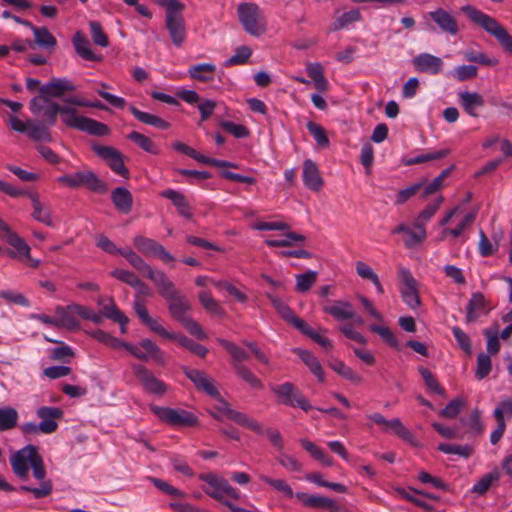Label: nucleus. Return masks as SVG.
I'll use <instances>...</instances> for the list:
<instances>
[{
  "instance_id": "10",
  "label": "nucleus",
  "mask_w": 512,
  "mask_h": 512,
  "mask_svg": "<svg viewBox=\"0 0 512 512\" xmlns=\"http://www.w3.org/2000/svg\"><path fill=\"white\" fill-rule=\"evenodd\" d=\"M271 391L275 394L278 402L293 408H300L307 412L312 409L309 400L301 391L291 382H285L281 385L271 386Z\"/></svg>"
},
{
  "instance_id": "18",
  "label": "nucleus",
  "mask_w": 512,
  "mask_h": 512,
  "mask_svg": "<svg viewBox=\"0 0 512 512\" xmlns=\"http://www.w3.org/2000/svg\"><path fill=\"white\" fill-rule=\"evenodd\" d=\"M182 371L198 390L205 392L211 397L220 398V394L214 386L213 380L209 378L205 372L187 366H183Z\"/></svg>"
},
{
  "instance_id": "37",
  "label": "nucleus",
  "mask_w": 512,
  "mask_h": 512,
  "mask_svg": "<svg viewBox=\"0 0 512 512\" xmlns=\"http://www.w3.org/2000/svg\"><path fill=\"white\" fill-rule=\"evenodd\" d=\"M225 409H226V416L233 422L237 423L240 426L246 427V428L256 432L257 434L263 433L262 426L256 420L251 419L245 413L236 411L231 408H225Z\"/></svg>"
},
{
  "instance_id": "39",
  "label": "nucleus",
  "mask_w": 512,
  "mask_h": 512,
  "mask_svg": "<svg viewBox=\"0 0 512 512\" xmlns=\"http://www.w3.org/2000/svg\"><path fill=\"white\" fill-rule=\"evenodd\" d=\"M31 31L34 34V43H36L37 46L48 50H54L57 45V40L48 28L36 27L34 25Z\"/></svg>"
},
{
  "instance_id": "32",
  "label": "nucleus",
  "mask_w": 512,
  "mask_h": 512,
  "mask_svg": "<svg viewBox=\"0 0 512 512\" xmlns=\"http://www.w3.org/2000/svg\"><path fill=\"white\" fill-rule=\"evenodd\" d=\"M458 96L465 112L472 117H478L476 109L484 106L483 96L477 92L469 91L459 92Z\"/></svg>"
},
{
  "instance_id": "49",
  "label": "nucleus",
  "mask_w": 512,
  "mask_h": 512,
  "mask_svg": "<svg viewBox=\"0 0 512 512\" xmlns=\"http://www.w3.org/2000/svg\"><path fill=\"white\" fill-rule=\"evenodd\" d=\"M260 480L269 485L271 488H273L275 491L280 493L285 498L290 499L294 496L293 489L285 480L274 479L266 475H261Z\"/></svg>"
},
{
  "instance_id": "64",
  "label": "nucleus",
  "mask_w": 512,
  "mask_h": 512,
  "mask_svg": "<svg viewBox=\"0 0 512 512\" xmlns=\"http://www.w3.org/2000/svg\"><path fill=\"white\" fill-rule=\"evenodd\" d=\"M89 26L91 30V38L94 44L100 47H107L109 45V40L107 35L104 33L100 22L90 21Z\"/></svg>"
},
{
  "instance_id": "62",
  "label": "nucleus",
  "mask_w": 512,
  "mask_h": 512,
  "mask_svg": "<svg viewBox=\"0 0 512 512\" xmlns=\"http://www.w3.org/2000/svg\"><path fill=\"white\" fill-rule=\"evenodd\" d=\"M499 479V473L494 470L482 476L477 483L473 486L472 491L478 494H484L492 485L493 482Z\"/></svg>"
},
{
  "instance_id": "13",
  "label": "nucleus",
  "mask_w": 512,
  "mask_h": 512,
  "mask_svg": "<svg viewBox=\"0 0 512 512\" xmlns=\"http://www.w3.org/2000/svg\"><path fill=\"white\" fill-rule=\"evenodd\" d=\"M182 11L183 10H175L173 12H166L165 16V28L169 33L173 45L176 47H181L187 37Z\"/></svg>"
},
{
  "instance_id": "41",
  "label": "nucleus",
  "mask_w": 512,
  "mask_h": 512,
  "mask_svg": "<svg viewBox=\"0 0 512 512\" xmlns=\"http://www.w3.org/2000/svg\"><path fill=\"white\" fill-rule=\"evenodd\" d=\"M397 491L403 498L415 503L416 506L423 508L425 510L432 509V507L427 503V499H429V500L437 499V497L432 494L421 493L415 489H411V491L399 489Z\"/></svg>"
},
{
  "instance_id": "3",
  "label": "nucleus",
  "mask_w": 512,
  "mask_h": 512,
  "mask_svg": "<svg viewBox=\"0 0 512 512\" xmlns=\"http://www.w3.org/2000/svg\"><path fill=\"white\" fill-rule=\"evenodd\" d=\"M461 10L473 23L495 37L501 47L512 55V36L495 18L471 5L463 6Z\"/></svg>"
},
{
  "instance_id": "38",
  "label": "nucleus",
  "mask_w": 512,
  "mask_h": 512,
  "mask_svg": "<svg viewBox=\"0 0 512 512\" xmlns=\"http://www.w3.org/2000/svg\"><path fill=\"white\" fill-rule=\"evenodd\" d=\"M306 72L319 92H326L328 90V81L324 76V69L320 63H308L306 65Z\"/></svg>"
},
{
  "instance_id": "51",
  "label": "nucleus",
  "mask_w": 512,
  "mask_h": 512,
  "mask_svg": "<svg viewBox=\"0 0 512 512\" xmlns=\"http://www.w3.org/2000/svg\"><path fill=\"white\" fill-rule=\"evenodd\" d=\"M369 330L378 334L388 346L400 350L399 341L389 327L371 324Z\"/></svg>"
},
{
  "instance_id": "42",
  "label": "nucleus",
  "mask_w": 512,
  "mask_h": 512,
  "mask_svg": "<svg viewBox=\"0 0 512 512\" xmlns=\"http://www.w3.org/2000/svg\"><path fill=\"white\" fill-rule=\"evenodd\" d=\"M48 127L49 126L43 122H35L33 120H29L27 136L33 141L51 142L52 136Z\"/></svg>"
},
{
  "instance_id": "4",
  "label": "nucleus",
  "mask_w": 512,
  "mask_h": 512,
  "mask_svg": "<svg viewBox=\"0 0 512 512\" xmlns=\"http://www.w3.org/2000/svg\"><path fill=\"white\" fill-rule=\"evenodd\" d=\"M266 297L270 300L272 306L276 309V311L281 315V317L297 328L302 334L309 337L315 343L320 345L326 350H330L332 348V343L328 338H325L318 334L311 326H309L304 320L297 317L293 310L284 303L279 297L266 293Z\"/></svg>"
},
{
  "instance_id": "60",
  "label": "nucleus",
  "mask_w": 512,
  "mask_h": 512,
  "mask_svg": "<svg viewBox=\"0 0 512 512\" xmlns=\"http://www.w3.org/2000/svg\"><path fill=\"white\" fill-rule=\"evenodd\" d=\"M199 301L204 307V309L212 314L223 315V309L217 303V301L212 297V295L207 291H201L199 293Z\"/></svg>"
},
{
  "instance_id": "27",
  "label": "nucleus",
  "mask_w": 512,
  "mask_h": 512,
  "mask_svg": "<svg viewBox=\"0 0 512 512\" xmlns=\"http://www.w3.org/2000/svg\"><path fill=\"white\" fill-rule=\"evenodd\" d=\"M27 197L31 200L33 211L31 217L48 227H53L52 211L49 207L45 206L36 193H27Z\"/></svg>"
},
{
  "instance_id": "7",
  "label": "nucleus",
  "mask_w": 512,
  "mask_h": 512,
  "mask_svg": "<svg viewBox=\"0 0 512 512\" xmlns=\"http://www.w3.org/2000/svg\"><path fill=\"white\" fill-rule=\"evenodd\" d=\"M57 182L71 189L86 188L99 194H104L108 190L106 183L88 169L60 176Z\"/></svg>"
},
{
  "instance_id": "23",
  "label": "nucleus",
  "mask_w": 512,
  "mask_h": 512,
  "mask_svg": "<svg viewBox=\"0 0 512 512\" xmlns=\"http://www.w3.org/2000/svg\"><path fill=\"white\" fill-rule=\"evenodd\" d=\"M415 69L421 73L436 75L441 72L443 61L429 53H421L412 60Z\"/></svg>"
},
{
  "instance_id": "16",
  "label": "nucleus",
  "mask_w": 512,
  "mask_h": 512,
  "mask_svg": "<svg viewBox=\"0 0 512 512\" xmlns=\"http://www.w3.org/2000/svg\"><path fill=\"white\" fill-rule=\"evenodd\" d=\"M132 370L146 392L154 395H163L167 391L166 384L157 379L145 366L133 364Z\"/></svg>"
},
{
  "instance_id": "31",
  "label": "nucleus",
  "mask_w": 512,
  "mask_h": 512,
  "mask_svg": "<svg viewBox=\"0 0 512 512\" xmlns=\"http://www.w3.org/2000/svg\"><path fill=\"white\" fill-rule=\"evenodd\" d=\"M55 313L57 315L58 328H65L69 331H74L79 328V322L76 319L73 304L57 306Z\"/></svg>"
},
{
  "instance_id": "29",
  "label": "nucleus",
  "mask_w": 512,
  "mask_h": 512,
  "mask_svg": "<svg viewBox=\"0 0 512 512\" xmlns=\"http://www.w3.org/2000/svg\"><path fill=\"white\" fill-rule=\"evenodd\" d=\"M143 358H138L141 361L154 360L158 364H164L163 354L160 348L150 339H143L137 345H134Z\"/></svg>"
},
{
  "instance_id": "26",
  "label": "nucleus",
  "mask_w": 512,
  "mask_h": 512,
  "mask_svg": "<svg viewBox=\"0 0 512 512\" xmlns=\"http://www.w3.org/2000/svg\"><path fill=\"white\" fill-rule=\"evenodd\" d=\"M429 17L438 25L441 31L456 35L459 31L456 19L446 10L437 8L428 13Z\"/></svg>"
},
{
  "instance_id": "19",
  "label": "nucleus",
  "mask_w": 512,
  "mask_h": 512,
  "mask_svg": "<svg viewBox=\"0 0 512 512\" xmlns=\"http://www.w3.org/2000/svg\"><path fill=\"white\" fill-rule=\"evenodd\" d=\"M36 415L41 419L38 427L41 433L51 434L57 430V420L63 417V411L59 407L42 406L37 409Z\"/></svg>"
},
{
  "instance_id": "14",
  "label": "nucleus",
  "mask_w": 512,
  "mask_h": 512,
  "mask_svg": "<svg viewBox=\"0 0 512 512\" xmlns=\"http://www.w3.org/2000/svg\"><path fill=\"white\" fill-rule=\"evenodd\" d=\"M133 245L138 252L144 256L158 257L165 263L173 262L175 260L173 255L154 239L137 235L133 238Z\"/></svg>"
},
{
  "instance_id": "55",
  "label": "nucleus",
  "mask_w": 512,
  "mask_h": 512,
  "mask_svg": "<svg viewBox=\"0 0 512 512\" xmlns=\"http://www.w3.org/2000/svg\"><path fill=\"white\" fill-rule=\"evenodd\" d=\"M437 450H439L445 454H455V455L462 456L464 458H469L473 452V448L469 445H457V444H447V443H440L437 446Z\"/></svg>"
},
{
  "instance_id": "15",
  "label": "nucleus",
  "mask_w": 512,
  "mask_h": 512,
  "mask_svg": "<svg viewBox=\"0 0 512 512\" xmlns=\"http://www.w3.org/2000/svg\"><path fill=\"white\" fill-rule=\"evenodd\" d=\"M400 276L402 282L401 297L409 308L415 310L421 305L418 283L408 269L402 268Z\"/></svg>"
},
{
  "instance_id": "48",
  "label": "nucleus",
  "mask_w": 512,
  "mask_h": 512,
  "mask_svg": "<svg viewBox=\"0 0 512 512\" xmlns=\"http://www.w3.org/2000/svg\"><path fill=\"white\" fill-rule=\"evenodd\" d=\"M306 237L302 234L288 231L284 234V238L280 240H266L265 243L269 247H291L298 243H303Z\"/></svg>"
},
{
  "instance_id": "20",
  "label": "nucleus",
  "mask_w": 512,
  "mask_h": 512,
  "mask_svg": "<svg viewBox=\"0 0 512 512\" xmlns=\"http://www.w3.org/2000/svg\"><path fill=\"white\" fill-rule=\"evenodd\" d=\"M76 90L73 82L67 78H52L49 82L39 87L41 96L51 98H61L66 92Z\"/></svg>"
},
{
  "instance_id": "17",
  "label": "nucleus",
  "mask_w": 512,
  "mask_h": 512,
  "mask_svg": "<svg viewBox=\"0 0 512 512\" xmlns=\"http://www.w3.org/2000/svg\"><path fill=\"white\" fill-rule=\"evenodd\" d=\"M70 128L98 137H103L110 134V128L106 124L92 118L80 116L77 114V112L73 117Z\"/></svg>"
},
{
  "instance_id": "43",
  "label": "nucleus",
  "mask_w": 512,
  "mask_h": 512,
  "mask_svg": "<svg viewBox=\"0 0 512 512\" xmlns=\"http://www.w3.org/2000/svg\"><path fill=\"white\" fill-rule=\"evenodd\" d=\"M356 273L359 277L371 281L379 294H384V288L379 280L378 275L368 264L363 261H357Z\"/></svg>"
},
{
  "instance_id": "6",
  "label": "nucleus",
  "mask_w": 512,
  "mask_h": 512,
  "mask_svg": "<svg viewBox=\"0 0 512 512\" xmlns=\"http://www.w3.org/2000/svg\"><path fill=\"white\" fill-rule=\"evenodd\" d=\"M199 479L207 484V488H205V492L210 497L216 499L217 501L222 502L225 506H227L231 512H249L246 509L235 507L229 500H238L240 495L239 492L233 488L229 482L223 478L219 477L213 473L201 474Z\"/></svg>"
},
{
  "instance_id": "11",
  "label": "nucleus",
  "mask_w": 512,
  "mask_h": 512,
  "mask_svg": "<svg viewBox=\"0 0 512 512\" xmlns=\"http://www.w3.org/2000/svg\"><path fill=\"white\" fill-rule=\"evenodd\" d=\"M92 151L100 157L109 168L124 178H129L130 172L124 163V155L112 146L100 145L98 143H93L91 145Z\"/></svg>"
},
{
  "instance_id": "9",
  "label": "nucleus",
  "mask_w": 512,
  "mask_h": 512,
  "mask_svg": "<svg viewBox=\"0 0 512 512\" xmlns=\"http://www.w3.org/2000/svg\"><path fill=\"white\" fill-rule=\"evenodd\" d=\"M150 410L164 423L174 427H194L198 424L197 416L184 409H174L151 405Z\"/></svg>"
},
{
  "instance_id": "53",
  "label": "nucleus",
  "mask_w": 512,
  "mask_h": 512,
  "mask_svg": "<svg viewBox=\"0 0 512 512\" xmlns=\"http://www.w3.org/2000/svg\"><path fill=\"white\" fill-rule=\"evenodd\" d=\"M362 18L359 9H352L340 15L334 22L332 29L341 30L353 22L360 21Z\"/></svg>"
},
{
  "instance_id": "58",
  "label": "nucleus",
  "mask_w": 512,
  "mask_h": 512,
  "mask_svg": "<svg viewBox=\"0 0 512 512\" xmlns=\"http://www.w3.org/2000/svg\"><path fill=\"white\" fill-rule=\"evenodd\" d=\"M415 229L416 230L414 231L410 228L403 239L404 245L409 249H412L421 244L426 239L427 236L425 228Z\"/></svg>"
},
{
  "instance_id": "34",
  "label": "nucleus",
  "mask_w": 512,
  "mask_h": 512,
  "mask_svg": "<svg viewBox=\"0 0 512 512\" xmlns=\"http://www.w3.org/2000/svg\"><path fill=\"white\" fill-rule=\"evenodd\" d=\"M293 353L305 363L310 372L317 377L319 382H324L325 374L322 365L310 351L301 348H294Z\"/></svg>"
},
{
  "instance_id": "46",
  "label": "nucleus",
  "mask_w": 512,
  "mask_h": 512,
  "mask_svg": "<svg viewBox=\"0 0 512 512\" xmlns=\"http://www.w3.org/2000/svg\"><path fill=\"white\" fill-rule=\"evenodd\" d=\"M127 138L147 153L153 155H157L159 153L155 143L149 137L140 132L132 131L127 135Z\"/></svg>"
},
{
  "instance_id": "28",
  "label": "nucleus",
  "mask_w": 512,
  "mask_h": 512,
  "mask_svg": "<svg viewBox=\"0 0 512 512\" xmlns=\"http://www.w3.org/2000/svg\"><path fill=\"white\" fill-rule=\"evenodd\" d=\"M160 196L170 200L182 217L192 218V209L184 194L173 189H166L160 192Z\"/></svg>"
},
{
  "instance_id": "8",
  "label": "nucleus",
  "mask_w": 512,
  "mask_h": 512,
  "mask_svg": "<svg viewBox=\"0 0 512 512\" xmlns=\"http://www.w3.org/2000/svg\"><path fill=\"white\" fill-rule=\"evenodd\" d=\"M240 23L252 36H260L266 31V21L259 6L255 3H241L237 7Z\"/></svg>"
},
{
  "instance_id": "61",
  "label": "nucleus",
  "mask_w": 512,
  "mask_h": 512,
  "mask_svg": "<svg viewBox=\"0 0 512 512\" xmlns=\"http://www.w3.org/2000/svg\"><path fill=\"white\" fill-rule=\"evenodd\" d=\"M308 509L330 510L334 512L338 510V507L336 502L330 498L312 495Z\"/></svg>"
},
{
  "instance_id": "59",
  "label": "nucleus",
  "mask_w": 512,
  "mask_h": 512,
  "mask_svg": "<svg viewBox=\"0 0 512 512\" xmlns=\"http://www.w3.org/2000/svg\"><path fill=\"white\" fill-rule=\"evenodd\" d=\"M418 372L422 376L426 387L430 391H432L433 393L438 394V395L444 394L445 391H444L443 387L438 383V381L436 380L434 375L431 373V371H429L427 368H425L423 366H420L418 368Z\"/></svg>"
},
{
  "instance_id": "63",
  "label": "nucleus",
  "mask_w": 512,
  "mask_h": 512,
  "mask_svg": "<svg viewBox=\"0 0 512 512\" xmlns=\"http://www.w3.org/2000/svg\"><path fill=\"white\" fill-rule=\"evenodd\" d=\"M308 131L312 134L314 137L316 143L320 147H328L329 146V139L327 137L326 131L322 126L319 124L309 121L306 125Z\"/></svg>"
},
{
  "instance_id": "5",
  "label": "nucleus",
  "mask_w": 512,
  "mask_h": 512,
  "mask_svg": "<svg viewBox=\"0 0 512 512\" xmlns=\"http://www.w3.org/2000/svg\"><path fill=\"white\" fill-rule=\"evenodd\" d=\"M168 302V310L172 318L178 321L191 335L200 340L206 339L207 335L201 326L187 312L191 309V304L187 297L179 290L165 299Z\"/></svg>"
},
{
  "instance_id": "35",
  "label": "nucleus",
  "mask_w": 512,
  "mask_h": 512,
  "mask_svg": "<svg viewBox=\"0 0 512 512\" xmlns=\"http://www.w3.org/2000/svg\"><path fill=\"white\" fill-rule=\"evenodd\" d=\"M216 66L212 63H201L192 65L188 69V75L191 79L209 83L215 79Z\"/></svg>"
},
{
  "instance_id": "25",
  "label": "nucleus",
  "mask_w": 512,
  "mask_h": 512,
  "mask_svg": "<svg viewBox=\"0 0 512 512\" xmlns=\"http://www.w3.org/2000/svg\"><path fill=\"white\" fill-rule=\"evenodd\" d=\"M146 278L151 280L156 286L158 293L164 299L172 296L178 289L174 283L168 278V276L161 270L152 269L149 274H146Z\"/></svg>"
},
{
  "instance_id": "22",
  "label": "nucleus",
  "mask_w": 512,
  "mask_h": 512,
  "mask_svg": "<svg viewBox=\"0 0 512 512\" xmlns=\"http://www.w3.org/2000/svg\"><path fill=\"white\" fill-rule=\"evenodd\" d=\"M322 310L337 321L351 320L355 316L353 305L344 300L328 301Z\"/></svg>"
},
{
  "instance_id": "56",
  "label": "nucleus",
  "mask_w": 512,
  "mask_h": 512,
  "mask_svg": "<svg viewBox=\"0 0 512 512\" xmlns=\"http://www.w3.org/2000/svg\"><path fill=\"white\" fill-rule=\"evenodd\" d=\"M317 272L309 270L303 274L296 276V290L300 293H305L310 290L317 280Z\"/></svg>"
},
{
  "instance_id": "50",
  "label": "nucleus",
  "mask_w": 512,
  "mask_h": 512,
  "mask_svg": "<svg viewBox=\"0 0 512 512\" xmlns=\"http://www.w3.org/2000/svg\"><path fill=\"white\" fill-rule=\"evenodd\" d=\"M18 412L15 408H0V431L11 430L16 427Z\"/></svg>"
},
{
  "instance_id": "52",
  "label": "nucleus",
  "mask_w": 512,
  "mask_h": 512,
  "mask_svg": "<svg viewBox=\"0 0 512 512\" xmlns=\"http://www.w3.org/2000/svg\"><path fill=\"white\" fill-rule=\"evenodd\" d=\"M235 373L246 383H248L254 389H262L263 384L261 380L256 377L250 369L245 367L242 364H235L234 366Z\"/></svg>"
},
{
  "instance_id": "21",
  "label": "nucleus",
  "mask_w": 512,
  "mask_h": 512,
  "mask_svg": "<svg viewBox=\"0 0 512 512\" xmlns=\"http://www.w3.org/2000/svg\"><path fill=\"white\" fill-rule=\"evenodd\" d=\"M490 303L481 292L472 293L466 306V323L475 322L481 315H487L491 311Z\"/></svg>"
},
{
  "instance_id": "30",
  "label": "nucleus",
  "mask_w": 512,
  "mask_h": 512,
  "mask_svg": "<svg viewBox=\"0 0 512 512\" xmlns=\"http://www.w3.org/2000/svg\"><path fill=\"white\" fill-rule=\"evenodd\" d=\"M111 201L115 208L123 213L129 214L133 207V196L125 187H117L111 192Z\"/></svg>"
},
{
  "instance_id": "44",
  "label": "nucleus",
  "mask_w": 512,
  "mask_h": 512,
  "mask_svg": "<svg viewBox=\"0 0 512 512\" xmlns=\"http://www.w3.org/2000/svg\"><path fill=\"white\" fill-rule=\"evenodd\" d=\"M121 256H123L132 267L145 277L146 274H149V271L152 270V267L132 249H124V251H121Z\"/></svg>"
},
{
  "instance_id": "1",
  "label": "nucleus",
  "mask_w": 512,
  "mask_h": 512,
  "mask_svg": "<svg viewBox=\"0 0 512 512\" xmlns=\"http://www.w3.org/2000/svg\"><path fill=\"white\" fill-rule=\"evenodd\" d=\"M10 464L13 473L21 480H26L29 470L32 469L33 476L40 481L39 487H31L28 485L20 486V491L30 492L35 498H43L52 492V483L47 480L44 461L38 453V448L32 444H28L14 452L10 457Z\"/></svg>"
},
{
  "instance_id": "24",
  "label": "nucleus",
  "mask_w": 512,
  "mask_h": 512,
  "mask_svg": "<svg viewBox=\"0 0 512 512\" xmlns=\"http://www.w3.org/2000/svg\"><path fill=\"white\" fill-rule=\"evenodd\" d=\"M303 182L311 191L318 192L322 189L324 181L314 161L306 159L303 163Z\"/></svg>"
},
{
  "instance_id": "12",
  "label": "nucleus",
  "mask_w": 512,
  "mask_h": 512,
  "mask_svg": "<svg viewBox=\"0 0 512 512\" xmlns=\"http://www.w3.org/2000/svg\"><path fill=\"white\" fill-rule=\"evenodd\" d=\"M368 418L371 419L375 424L381 426L383 432L392 431L397 437L411 444L412 446L418 445L414 435L408 428L403 425L399 418L386 420L385 417L380 413H373L369 415Z\"/></svg>"
},
{
  "instance_id": "47",
  "label": "nucleus",
  "mask_w": 512,
  "mask_h": 512,
  "mask_svg": "<svg viewBox=\"0 0 512 512\" xmlns=\"http://www.w3.org/2000/svg\"><path fill=\"white\" fill-rule=\"evenodd\" d=\"M442 202L443 197L439 196L433 203L427 205L415 219L414 227L425 228L426 223L436 214Z\"/></svg>"
},
{
  "instance_id": "54",
  "label": "nucleus",
  "mask_w": 512,
  "mask_h": 512,
  "mask_svg": "<svg viewBox=\"0 0 512 512\" xmlns=\"http://www.w3.org/2000/svg\"><path fill=\"white\" fill-rule=\"evenodd\" d=\"M174 340H176L182 347L188 349L199 357L203 358L208 353V349L205 346L195 342L185 335H176Z\"/></svg>"
},
{
  "instance_id": "40",
  "label": "nucleus",
  "mask_w": 512,
  "mask_h": 512,
  "mask_svg": "<svg viewBox=\"0 0 512 512\" xmlns=\"http://www.w3.org/2000/svg\"><path fill=\"white\" fill-rule=\"evenodd\" d=\"M329 367L338 375L353 384H360L362 382V377L339 359L331 360L329 362Z\"/></svg>"
},
{
  "instance_id": "36",
  "label": "nucleus",
  "mask_w": 512,
  "mask_h": 512,
  "mask_svg": "<svg viewBox=\"0 0 512 512\" xmlns=\"http://www.w3.org/2000/svg\"><path fill=\"white\" fill-rule=\"evenodd\" d=\"M129 111L139 122L143 124L150 125L161 130H167L170 127V123L164 119L156 115L143 112L133 105L129 107Z\"/></svg>"
},
{
  "instance_id": "2",
  "label": "nucleus",
  "mask_w": 512,
  "mask_h": 512,
  "mask_svg": "<svg viewBox=\"0 0 512 512\" xmlns=\"http://www.w3.org/2000/svg\"><path fill=\"white\" fill-rule=\"evenodd\" d=\"M31 112L35 115L43 117L48 126H54L57 121V116L60 115L61 122L68 128L72 123L76 109L68 105H60L51 99L38 95L31 99L29 103Z\"/></svg>"
},
{
  "instance_id": "45",
  "label": "nucleus",
  "mask_w": 512,
  "mask_h": 512,
  "mask_svg": "<svg viewBox=\"0 0 512 512\" xmlns=\"http://www.w3.org/2000/svg\"><path fill=\"white\" fill-rule=\"evenodd\" d=\"M217 342L231 355L233 368L235 364H241L242 361L249 359L248 353L234 343L222 338H218Z\"/></svg>"
},
{
  "instance_id": "33",
  "label": "nucleus",
  "mask_w": 512,
  "mask_h": 512,
  "mask_svg": "<svg viewBox=\"0 0 512 512\" xmlns=\"http://www.w3.org/2000/svg\"><path fill=\"white\" fill-rule=\"evenodd\" d=\"M76 53L88 61H100L101 56H97L90 48V43L82 31H77L72 39Z\"/></svg>"
},
{
  "instance_id": "57",
  "label": "nucleus",
  "mask_w": 512,
  "mask_h": 512,
  "mask_svg": "<svg viewBox=\"0 0 512 512\" xmlns=\"http://www.w3.org/2000/svg\"><path fill=\"white\" fill-rule=\"evenodd\" d=\"M172 148L175 151L182 153V154L196 160L199 163L207 164V161L209 158L208 156L198 153L194 148L186 145L185 143H182L180 141H175L172 143Z\"/></svg>"
}]
</instances>
